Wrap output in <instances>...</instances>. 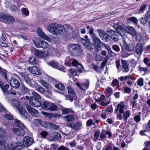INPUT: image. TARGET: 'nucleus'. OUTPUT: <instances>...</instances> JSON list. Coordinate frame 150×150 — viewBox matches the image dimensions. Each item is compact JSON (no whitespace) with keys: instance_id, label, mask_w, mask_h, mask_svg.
Masks as SVG:
<instances>
[{"instance_id":"27","label":"nucleus","mask_w":150,"mask_h":150,"mask_svg":"<svg viewBox=\"0 0 150 150\" xmlns=\"http://www.w3.org/2000/svg\"><path fill=\"white\" fill-rule=\"evenodd\" d=\"M35 122L38 124L39 123L42 126L45 128L47 127L48 126V123L45 121H42L38 119H35Z\"/></svg>"},{"instance_id":"49","label":"nucleus","mask_w":150,"mask_h":150,"mask_svg":"<svg viewBox=\"0 0 150 150\" xmlns=\"http://www.w3.org/2000/svg\"><path fill=\"white\" fill-rule=\"evenodd\" d=\"M108 114V113L107 112V111H106V110H103L102 111L101 117L105 119L107 118V116Z\"/></svg>"},{"instance_id":"37","label":"nucleus","mask_w":150,"mask_h":150,"mask_svg":"<svg viewBox=\"0 0 150 150\" xmlns=\"http://www.w3.org/2000/svg\"><path fill=\"white\" fill-rule=\"evenodd\" d=\"M62 113L64 114H67L69 112H74L70 108H63L62 109Z\"/></svg>"},{"instance_id":"55","label":"nucleus","mask_w":150,"mask_h":150,"mask_svg":"<svg viewBox=\"0 0 150 150\" xmlns=\"http://www.w3.org/2000/svg\"><path fill=\"white\" fill-rule=\"evenodd\" d=\"M69 72L71 75L73 76H76L77 74L76 71L74 69H70Z\"/></svg>"},{"instance_id":"31","label":"nucleus","mask_w":150,"mask_h":150,"mask_svg":"<svg viewBox=\"0 0 150 150\" xmlns=\"http://www.w3.org/2000/svg\"><path fill=\"white\" fill-rule=\"evenodd\" d=\"M63 119L65 121L69 122L73 121L74 119V117L72 115H69L63 117Z\"/></svg>"},{"instance_id":"36","label":"nucleus","mask_w":150,"mask_h":150,"mask_svg":"<svg viewBox=\"0 0 150 150\" xmlns=\"http://www.w3.org/2000/svg\"><path fill=\"white\" fill-rule=\"evenodd\" d=\"M0 87L2 90L4 92H6L7 90L9 88V85L8 84H6L4 86V83L1 82H0Z\"/></svg>"},{"instance_id":"19","label":"nucleus","mask_w":150,"mask_h":150,"mask_svg":"<svg viewBox=\"0 0 150 150\" xmlns=\"http://www.w3.org/2000/svg\"><path fill=\"white\" fill-rule=\"evenodd\" d=\"M144 50L142 43H138L136 44L135 48V52L138 55L142 54Z\"/></svg>"},{"instance_id":"26","label":"nucleus","mask_w":150,"mask_h":150,"mask_svg":"<svg viewBox=\"0 0 150 150\" xmlns=\"http://www.w3.org/2000/svg\"><path fill=\"white\" fill-rule=\"evenodd\" d=\"M50 103L48 101L44 100L43 102H42V103L41 104V105L42 108L44 110H47L48 107H49Z\"/></svg>"},{"instance_id":"38","label":"nucleus","mask_w":150,"mask_h":150,"mask_svg":"<svg viewBox=\"0 0 150 150\" xmlns=\"http://www.w3.org/2000/svg\"><path fill=\"white\" fill-rule=\"evenodd\" d=\"M110 103V100L105 98L104 100L101 101L100 104L103 106H106Z\"/></svg>"},{"instance_id":"18","label":"nucleus","mask_w":150,"mask_h":150,"mask_svg":"<svg viewBox=\"0 0 150 150\" xmlns=\"http://www.w3.org/2000/svg\"><path fill=\"white\" fill-rule=\"evenodd\" d=\"M124 32L132 35V36H135L136 34V32L135 29L131 26H127L125 29H124Z\"/></svg>"},{"instance_id":"15","label":"nucleus","mask_w":150,"mask_h":150,"mask_svg":"<svg viewBox=\"0 0 150 150\" xmlns=\"http://www.w3.org/2000/svg\"><path fill=\"white\" fill-rule=\"evenodd\" d=\"M19 74L23 80L25 81L29 85H32V83L34 81L33 79H30L28 77L27 75L23 72H20Z\"/></svg>"},{"instance_id":"39","label":"nucleus","mask_w":150,"mask_h":150,"mask_svg":"<svg viewBox=\"0 0 150 150\" xmlns=\"http://www.w3.org/2000/svg\"><path fill=\"white\" fill-rule=\"evenodd\" d=\"M14 2L12 0H6L4 3L5 6L6 8H8Z\"/></svg>"},{"instance_id":"25","label":"nucleus","mask_w":150,"mask_h":150,"mask_svg":"<svg viewBox=\"0 0 150 150\" xmlns=\"http://www.w3.org/2000/svg\"><path fill=\"white\" fill-rule=\"evenodd\" d=\"M38 82L42 86L45 88L46 89L49 90L51 88V87L50 85L45 81L42 80H40L38 81Z\"/></svg>"},{"instance_id":"7","label":"nucleus","mask_w":150,"mask_h":150,"mask_svg":"<svg viewBox=\"0 0 150 150\" xmlns=\"http://www.w3.org/2000/svg\"><path fill=\"white\" fill-rule=\"evenodd\" d=\"M11 104L13 107L16 108L18 109L21 116L27 118V112H26L22 106L19 104L18 101L15 99H13Z\"/></svg>"},{"instance_id":"57","label":"nucleus","mask_w":150,"mask_h":150,"mask_svg":"<svg viewBox=\"0 0 150 150\" xmlns=\"http://www.w3.org/2000/svg\"><path fill=\"white\" fill-rule=\"evenodd\" d=\"M137 84L139 86H142L144 85V80L142 78L139 79L137 81Z\"/></svg>"},{"instance_id":"5","label":"nucleus","mask_w":150,"mask_h":150,"mask_svg":"<svg viewBox=\"0 0 150 150\" xmlns=\"http://www.w3.org/2000/svg\"><path fill=\"white\" fill-rule=\"evenodd\" d=\"M69 51L73 53L75 55L81 56L83 54L81 47L79 45L74 44H69L68 47Z\"/></svg>"},{"instance_id":"17","label":"nucleus","mask_w":150,"mask_h":150,"mask_svg":"<svg viewBox=\"0 0 150 150\" xmlns=\"http://www.w3.org/2000/svg\"><path fill=\"white\" fill-rule=\"evenodd\" d=\"M26 107L28 112L31 115L35 117L38 116L39 112L38 110L28 105H26Z\"/></svg>"},{"instance_id":"34","label":"nucleus","mask_w":150,"mask_h":150,"mask_svg":"<svg viewBox=\"0 0 150 150\" xmlns=\"http://www.w3.org/2000/svg\"><path fill=\"white\" fill-rule=\"evenodd\" d=\"M81 125L82 124L80 122H77L73 124L72 128L76 130H79L81 129Z\"/></svg>"},{"instance_id":"24","label":"nucleus","mask_w":150,"mask_h":150,"mask_svg":"<svg viewBox=\"0 0 150 150\" xmlns=\"http://www.w3.org/2000/svg\"><path fill=\"white\" fill-rule=\"evenodd\" d=\"M121 62L122 68H123V72H127L129 71L128 64L126 60L122 59Z\"/></svg>"},{"instance_id":"14","label":"nucleus","mask_w":150,"mask_h":150,"mask_svg":"<svg viewBox=\"0 0 150 150\" xmlns=\"http://www.w3.org/2000/svg\"><path fill=\"white\" fill-rule=\"evenodd\" d=\"M76 84L79 88L85 91L88 88L89 83L88 81L83 83H76Z\"/></svg>"},{"instance_id":"11","label":"nucleus","mask_w":150,"mask_h":150,"mask_svg":"<svg viewBox=\"0 0 150 150\" xmlns=\"http://www.w3.org/2000/svg\"><path fill=\"white\" fill-rule=\"evenodd\" d=\"M127 39V38L126 36L125 38H123L122 39V41L125 49L128 51H133L134 49V45L132 44H127L126 42Z\"/></svg>"},{"instance_id":"2","label":"nucleus","mask_w":150,"mask_h":150,"mask_svg":"<svg viewBox=\"0 0 150 150\" xmlns=\"http://www.w3.org/2000/svg\"><path fill=\"white\" fill-rule=\"evenodd\" d=\"M50 33L56 36H62L64 35L65 30L64 27L57 23H51L47 27Z\"/></svg>"},{"instance_id":"52","label":"nucleus","mask_w":150,"mask_h":150,"mask_svg":"<svg viewBox=\"0 0 150 150\" xmlns=\"http://www.w3.org/2000/svg\"><path fill=\"white\" fill-rule=\"evenodd\" d=\"M92 124L93 125H95V123L94 122H93L92 120L90 119L87 121L86 122V125L88 127H90Z\"/></svg>"},{"instance_id":"29","label":"nucleus","mask_w":150,"mask_h":150,"mask_svg":"<svg viewBox=\"0 0 150 150\" xmlns=\"http://www.w3.org/2000/svg\"><path fill=\"white\" fill-rule=\"evenodd\" d=\"M49 64L53 67L59 69L61 71H63L64 68L62 67L60 69L59 67L58 66V64L57 62L53 61L49 63Z\"/></svg>"},{"instance_id":"43","label":"nucleus","mask_w":150,"mask_h":150,"mask_svg":"<svg viewBox=\"0 0 150 150\" xmlns=\"http://www.w3.org/2000/svg\"><path fill=\"white\" fill-rule=\"evenodd\" d=\"M106 131L104 129H102L100 134V139H104L106 137Z\"/></svg>"},{"instance_id":"42","label":"nucleus","mask_w":150,"mask_h":150,"mask_svg":"<svg viewBox=\"0 0 150 150\" xmlns=\"http://www.w3.org/2000/svg\"><path fill=\"white\" fill-rule=\"evenodd\" d=\"M55 87L60 90H63L65 88L64 85L62 83H57L55 84Z\"/></svg>"},{"instance_id":"32","label":"nucleus","mask_w":150,"mask_h":150,"mask_svg":"<svg viewBox=\"0 0 150 150\" xmlns=\"http://www.w3.org/2000/svg\"><path fill=\"white\" fill-rule=\"evenodd\" d=\"M33 53L34 55L38 58L42 57V52L38 50L35 49L33 51Z\"/></svg>"},{"instance_id":"48","label":"nucleus","mask_w":150,"mask_h":150,"mask_svg":"<svg viewBox=\"0 0 150 150\" xmlns=\"http://www.w3.org/2000/svg\"><path fill=\"white\" fill-rule=\"evenodd\" d=\"M75 68L76 69L80 72H81V70H82L83 69V67L82 65L80 63L76 65Z\"/></svg>"},{"instance_id":"60","label":"nucleus","mask_w":150,"mask_h":150,"mask_svg":"<svg viewBox=\"0 0 150 150\" xmlns=\"http://www.w3.org/2000/svg\"><path fill=\"white\" fill-rule=\"evenodd\" d=\"M125 93L129 94L131 92V88L129 87H125L124 89Z\"/></svg>"},{"instance_id":"47","label":"nucleus","mask_w":150,"mask_h":150,"mask_svg":"<svg viewBox=\"0 0 150 150\" xmlns=\"http://www.w3.org/2000/svg\"><path fill=\"white\" fill-rule=\"evenodd\" d=\"M29 63L31 64H35L36 63L35 58L34 57H32L29 59Z\"/></svg>"},{"instance_id":"9","label":"nucleus","mask_w":150,"mask_h":150,"mask_svg":"<svg viewBox=\"0 0 150 150\" xmlns=\"http://www.w3.org/2000/svg\"><path fill=\"white\" fill-rule=\"evenodd\" d=\"M0 150H8L9 147L7 145L6 139L3 137V136L0 134Z\"/></svg>"},{"instance_id":"40","label":"nucleus","mask_w":150,"mask_h":150,"mask_svg":"<svg viewBox=\"0 0 150 150\" xmlns=\"http://www.w3.org/2000/svg\"><path fill=\"white\" fill-rule=\"evenodd\" d=\"M127 22L128 23H130L132 22L135 24H137L138 22L137 19L135 17H132L131 18H129L127 19Z\"/></svg>"},{"instance_id":"3","label":"nucleus","mask_w":150,"mask_h":150,"mask_svg":"<svg viewBox=\"0 0 150 150\" xmlns=\"http://www.w3.org/2000/svg\"><path fill=\"white\" fill-rule=\"evenodd\" d=\"M14 127L15 128L13 129L12 131L17 135L23 136L25 134L24 129L25 128L24 124L18 120H14Z\"/></svg>"},{"instance_id":"12","label":"nucleus","mask_w":150,"mask_h":150,"mask_svg":"<svg viewBox=\"0 0 150 150\" xmlns=\"http://www.w3.org/2000/svg\"><path fill=\"white\" fill-rule=\"evenodd\" d=\"M148 127H147L146 125H144V128L146 129L141 130L139 132V134L141 136L145 135L149 137L148 135L149 134L150 128V120L148 122Z\"/></svg>"},{"instance_id":"13","label":"nucleus","mask_w":150,"mask_h":150,"mask_svg":"<svg viewBox=\"0 0 150 150\" xmlns=\"http://www.w3.org/2000/svg\"><path fill=\"white\" fill-rule=\"evenodd\" d=\"M33 42L37 48H42L45 49L49 46L48 43L44 40L41 41L37 43H36L35 41H33Z\"/></svg>"},{"instance_id":"63","label":"nucleus","mask_w":150,"mask_h":150,"mask_svg":"<svg viewBox=\"0 0 150 150\" xmlns=\"http://www.w3.org/2000/svg\"><path fill=\"white\" fill-rule=\"evenodd\" d=\"M103 40L105 42H107L108 40V35L105 33L104 35L100 38Z\"/></svg>"},{"instance_id":"30","label":"nucleus","mask_w":150,"mask_h":150,"mask_svg":"<svg viewBox=\"0 0 150 150\" xmlns=\"http://www.w3.org/2000/svg\"><path fill=\"white\" fill-rule=\"evenodd\" d=\"M57 109V106L54 103L50 102L49 107H48L47 110L51 111H54L56 110Z\"/></svg>"},{"instance_id":"16","label":"nucleus","mask_w":150,"mask_h":150,"mask_svg":"<svg viewBox=\"0 0 150 150\" xmlns=\"http://www.w3.org/2000/svg\"><path fill=\"white\" fill-rule=\"evenodd\" d=\"M127 108V105L124 102H121L117 105V109L120 113H122L124 110Z\"/></svg>"},{"instance_id":"4","label":"nucleus","mask_w":150,"mask_h":150,"mask_svg":"<svg viewBox=\"0 0 150 150\" xmlns=\"http://www.w3.org/2000/svg\"><path fill=\"white\" fill-rule=\"evenodd\" d=\"M118 34L122 37L123 38L125 37L126 36L124 28L119 26L117 28L116 31L111 30L110 31L109 35V36L112 40L115 42H117L119 40Z\"/></svg>"},{"instance_id":"41","label":"nucleus","mask_w":150,"mask_h":150,"mask_svg":"<svg viewBox=\"0 0 150 150\" xmlns=\"http://www.w3.org/2000/svg\"><path fill=\"white\" fill-rule=\"evenodd\" d=\"M105 93L108 95H111L113 93L112 88L110 87H108L105 89Z\"/></svg>"},{"instance_id":"45","label":"nucleus","mask_w":150,"mask_h":150,"mask_svg":"<svg viewBox=\"0 0 150 150\" xmlns=\"http://www.w3.org/2000/svg\"><path fill=\"white\" fill-rule=\"evenodd\" d=\"M15 143L14 142L11 141L8 143V146L9 147V149L11 150L14 149V147L15 145Z\"/></svg>"},{"instance_id":"10","label":"nucleus","mask_w":150,"mask_h":150,"mask_svg":"<svg viewBox=\"0 0 150 150\" xmlns=\"http://www.w3.org/2000/svg\"><path fill=\"white\" fill-rule=\"evenodd\" d=\"M119 79L121 81H123L124 80L127 81V83L130 86L134 83L133 81L134 80V78L130 74L126 76L125 77L121 76Z\"/></svg>"},{"instance_id":"58","label":"nucleus","mask_w":150,"mask_h":150,"mask_svg":"<svg viewBox=\"0 0 150 150\" xmlns=\"http://www.w3.org/2000/svg\"><path fill=\"white\" fill-rule=\"evenodd\" d=\"M144 144L145 147L142 150H149V149L148 148V147L150 145V141H146L144 143Z\"/></svg>"},{"instance_id":"64","label":"nucleus","mask_w":150,"mask_h":150,"mask_svg":"<svg viewBox=\"0 0 150 150\" xmlns=\"http://www.w3.org/2000/svg\"><path fill=\"white\" fill-rule=\"evenodd\" d=\"M135 121L137 123L139 122L141 120L140 116L139 115H137L134 117Z\"/></svg>"},{"instance_id":"54","label":"nucleus","mask_w":150,"mask_h":150,"mask_svg":"<svg viewBox=\"0 0 150 150\" xmlns=\"http://www.w3.org/2000/svg\"><path fill=\"white\" fill-rule=\"evenodd\" d=\"M147 6V5L145 4H144L142 6L139 10L138 13H140L142 12L145 10V8Z\"/></svg>"},{"instance_id":"1","label":"nucleus","mask_w":150,"mask_h":150,"mask_svg":"<svg viewBox=\"0 0 150 150\" xmlns=\"http://www.w3.org/2000/svg\"><path fill=\"white\" fill-rule=\"evenodd\" d=\"M91 38L93 44L90 42V40L88 39V36L86 35L85 36L84 38H82L81 40L83 45L91 52L93 53L95 52V47H98L100 46L101 41L95 34L91 35Z\"/></svg>"},{"instance_id":"28","label":"nucleus","mask_w":150,"mask_h":150,"mask_svg":"<svg viewBox=\"0 0 150 150\" xmlns=\"http://www.w3.org/2000/svg\"><path fill=\"white\" fill-rule=\"evenodd\" d=\"M123 120L124 121H126L127 119L130 116L131 114V111L129 110H127L125 112H123Z\"/></svg>"},{"instance_id":"21","label":"nucleus","mask_w":150,"mask_h":150,"mask_svg":"<svg viewBox=\"0 0 150 150\" xmlns=\"http://www.w3.org/2000/svg\"><path fill=\"white\" fill-rule=\"evenodd\" d=\"M28 70L30 72L34 74L40 75L42 74L41 71L35 66L29 67Z\"/></svg>"},{"instance_id":"59","label":"nucleus","mask_w":150,"mask_h":150,"mask_svg":"<svg viewBox=\"0 0 150 150\" xmlns=\"http://www.w3.org/2000/svg\"><path fill=\"white\" fill-rule=\"evenodd\" d=\"M112 49L117 52H119L120 51V48L118 45H115L112 46Z\"/></svg>"},{"instance_id":"35","label":"nucleus","mask_w":150,"mask_h":150,"mask_svg":"<svg viewBox=\"0 0 150 150\" xmlns=\"http://www.w3.org/2000/svg\"><path fill=\"white\" fill-rule=\"evenodd\" d=\"M22 15L24 17H27L29 15V11L26 8H22L21 10Z\"/></svg>"},{"instance_id":"33","label":"nucleus","mask_w":150,"mask_h":150,"mask_svg":"<svg viewBox=\"0 0 150 150\" xmlns=\"http://www.w3.org/2000/svg\"><path fill=\"white\" fill-rule=\"evenodd\" d=\"M67 88L68 90V93L72 95V96L74 97V100H76L77 98V97L74 93L72 88L70 86H68L67 87Z\"/></svg>"},{"instance_id":"23","label":"nucleus","mask_w":150,"mask_h":150,"mask_svg":"<svg viewBox=\"0 0 150 150\" xmlns=\"http://www.w3.org/2000/svg\"><path fill=\"white\" fill-rule=\"evenodd\" d=\"M23 144L27 146L31 145L33 143L32 138L28 136L25 137L23 139Z\"/></svg>"},{"instance_id":"61","label":"nucleus","mask_w":150,"mask_h":150,"mask_svg":"<svg viewBox=\"0 0 150 150\" xmlns=\"http://www.w3.org/2000/svg\"><path fill=\"white\" fill-rule=\"evenodd\" d=\"M102 150H112V146L111 145H108L104 147Z\"/></svg>"},{"instance_id":"46","label":"nucleus","mask_w":150,"mask_h":150,"mask_svg":"<svg viewBox=\"0 0 150 150\" xmlns=\"http://www.w3.org/2000/svg\"><path fill=\"white\" fill-rule=\"evenodd\" d=\"M61 137V136L60 134L57 132H55L53 136V138L54 140H56L57 138H60Z\"/></svg>"},{"instance_id":"56","label":"nucleus","mask_w":150,"mask_h":150,"mask_svg":"<svg viewBox=\"0 0 150 150\" xmlns=\"http://www.w3.org/2000/svg\"><path fill=\"white\" fill-rule=\"evenodd\" d=\"M103 57L98 54H97L95 57V59L97 61H101L103 60Z\"/></svg>"},{"instance_id":"20","label":"nucleus","mask_w":150,"mask_h":150,"mask_svg":"<svg viewBox=\"0 0 150 150\" xmlns=\"http://www.w3.org/2000/svg\"><path fill=\"white\" fill-rule=\"evenodd\" d=\"M37 33L38 35L41 38L47 41L50 40V38L47 36L41 29L38 28L37 30Z\"/></svg>"},{"instance_id":"50","label":"nucleus","mask_w":150,"mask_h":150,"mask_svg":"<svg viewBox=\"0 0 150 150\" xmlns=\"http://www.w3.org/2000/svg\"><path fill=\"white\" fill-rule=\"evenodd\" d=\"M119 84V81L117 79H114L112 81L111 85L114 87V86H118Z\"/></svg>"},{"instance_id":"8","label":"nucleus","mask_w":150,"mask_h":150,"mask_svg":"<svg viewBox=\"0 0 150 150\" xmlns=\"http://www.w3.org/2000/svg\"><path fill=\"white\" fill-rule=\"evenodd\" d=\"M0 20L7 22L9 24H12L14 23L15 19L11 16L0 13Z\"/></svg>"},{"instance_id":"62","label":"nucleus","mask_w":150,"mask_h":150,"mask_svg":"<svg viewBox=\"0 0 150 150\" xmlns=\"http://www.w3.org/2000/svg\"><path fill=\"white\" fill-rule=\"evenodd\" d=\"M87 28L89 30L88 32L90 35H92L93 34H94L93 33V29L92 27L87 26Z\"/></svg>"},{"instance_id":"51","label":"nucleus","mask_w":150,"mask_h":150,"mask_svg":"<svg viewBox=\"0 0 150 150\" xmlns=\"http://www.w3.org/2000/svg\"><path fill=\"white\" fill-rule=\"evenodd\" d=\"M36 88L37 89L36 90L40 93L42 94H44L45 93V89L40 86L38 88Z\"/></svg>"},{"instance_id":"6","label":"nucleus","mask_w":150,"mask_h":150,"mask_svg":"<svg viewBox=\"0 0 150 150\" xmlns=\"http://www.w3.org/2000/svg\"><path fill=\"white\" fill-rule=\"evenodd\" d=\"M32 94L33 96H32L29 100V103L32 106L38 107H39L41 103L39 100L37 99H40L41 96L35 92H33Z\"/></svg>"},{"instance_id":"22","label":"nucleus","mask_w":150,"mask_h":150,"mask_svg":"<svg viewBox=\"0 0 150 150\" xmlns=\"http://www.w3.org/2000/svg\"><path fill=\"white\" fill-rule=\"evenodd\" d=\"M10 84L12 87L15 88H18L20 85L19 81L13 78L10 81Z\"/></svg>"},{"instance_id":"44","label":"nucleus","mask_w":150,"mask_h":150,"mask_svg":"<svg viewBox=\"0 0 150 150\" xmlns=\"http://www.w3.org/2000/svg\"><path fill=\"white\" fill-rule=\"evenodd\" d=\"M23 146L21 143L18 142L15 143V145L14 147V149H20L22 148Z\"/></svg>"},{"instance_id":"53","label":"nucleus","mask_w":150,"mask_h":150,"mask_svg":"<svg viewBox=\"0 0 150 150\" xmlns=\"http://www.w3.org/2000/svg\"><path fill=\"white\" fill-rule=\"evenodd\" d=\"M73 99L74 100V97L72 96V95H71L70 94L66 96L65 99L66 100H69L71 102H72Z\"/></svg>"}]
</instances>
